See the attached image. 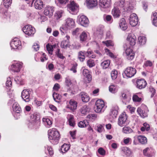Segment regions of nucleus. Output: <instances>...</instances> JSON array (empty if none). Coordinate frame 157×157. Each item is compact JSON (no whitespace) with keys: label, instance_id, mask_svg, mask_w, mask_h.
<instances>
[{"label":"nucleus","instance_id":"obj_57","mask_svg":"<svg viewBox=\"0 0 157 157\" xmlns=\"http://www.w3.org/2000/svg\"><path fill=\"white\" fill-rule=\"evenodd\" d=\"M45 148H47V150L48 151L49 154L50 155H52L53 154V151L52 148L48 146H45Z\"/></svg>","mask_w":157,"mask_h":157},{"label":"nucleus","instance_id":"obj_10","mask_svg":"<svg viewBox=\"0 0 157 157\" xmlns=\"http://www.w3.org/2000/svg\"><path fill=\"white\" fill-rule=\"evenodd\" d=\"M10 44L11 47L13 49L20 48L21 45V42L17 37L14 38L12 40Z\"/></svg>","mask_w":157,"mask_h":157},{"label":"nucleus","instance_id":"obj_33","mask_svg":"<svg viewBox=\"0 0 157 157\" xmlns=\"http://www.w3.org/2000/svg\"><path fill=\"white\" fill-rule=\"evenodd\" d=\"M90 109L87 105H85L82 106L80 109L81 113L83 114H86L90 111Z\"/></svg>","mask_w":157,"mask_h":157},{"label":"nucleus","instance_id":"obj_7","mask_svg":"<svg viewBox=\"0 0 157 157\" xmlns=\"http://www.w3.org/2000/svg\"><path fill=\"white\" fill-rule=\"evenodd\" d=\"M78 21L79 23L84 27H86L88 25L89 23L88 19L84 15L78 16Z\"/></svg>","mask_w":157,"mask_h":157},{"label":"nucleus","instance_id":"obj_17","mask_svg":"<svg viewBox=\"0 0 157 157\" xmlns=\"http://www.w3.org/2000/svg\"><path fill=\"white\" fill-rule=\"evenodd\" d=\"M136 87L139 89L144 88L147 84L146 81L144 79H138L136 82Z\"/></svg>","mask_w":157,"mask_h":157},{"label":"nucleus","instance_id":"obj_47","mask_svg":"<svg viewBox=\"0 0 157 157\" xmlns=\"http://www.w3.org/2000/svg\"><path fill=\"white\" fill-rule=\"evenodd\" d=\"M68 28L65 25H62L59 28V30L62 35H63L66 33L67 29Z\"/></svg>","mask_w":157,"mask_h":157},{"label":"nucleus","instance_id":"obj_20","mask_svg":"<svg viewBox=\"0 0 157 157\" xmlns=\"http://www.w3.org/2000/svg\"><path fill=\"white\" fill-rule=\"evenodd\" d=\"M111 0H100V6L103 8L108 7L110 6Z\"/></svg>","mask_w":157,"mask_h":157},{"label":"nucleus","instance_id":"obj_62","mask_svg":"<svg viewBox=\"0 0 157 157\" xmlns=\"http://www.w3.org/2000/svg\"><path fill=\"white\" fill-rule=\"evenodd\" d=\"M33 48L35 51H37L39 49V45L36 43H35L33 46Z\"/></svg>","mask_w":157,"mask_h":157},{"label":"nucleus","instance_id":"obj_12","mask_svg":"<svg viewBox=\"0 0 157 157\" xmlns=\"http://www.w3.org/2000/svg\"><path fill=\"white\" fill-rule=\"evenodd\" d=\"M79 38L81 42H86L89 39V33L87 32L83 31L80 35Z\"/></svg>","mask_w":157,"mask_h":157},{"label":"nucleus","instance_id":"obj_11","mask_svg":"<svg viewBox=\"0 0 157 157\" xmlns=\"http://www.w3.org/2000/svg\"><path fill=\"white\" fill-rule=\"evenodd\" d=\"M138 19L136 14L134 13L132 14L130 17L129 23L132 26H136L138 23Z\"/></svg>","mask_w":157,"mask_h":157},{"label":"nucleus","instance_id":"obj_50","mask_svg":"<svg viewBox=\"0 0 157 157\" xmlns=\"http://www.w3.org/2000/svg\"><path fill=\"white\" fill-rule=\"evenodd\" d=\"M111 77L113 79H115L116 78L117 76V72L116 70H113L112 71L111 73Z\"/></svg>","mask_w":157,"mask_h":157},{"label":"nucleus","instance_id":"obj_45","mask_svg":"<svg viewBox=\"0 0 157 157\" xmlns=\"http://www.w3.org/2000/svg\"><path fill=\"white\" fill-rule=\"evenodd\" d=\"M132 129L128 126L124 127L122 129V132L126 134H128L132 132Z\"/></svg>","mask_w":157,"mask_h":157},{"label":"nucleus","instance_id":"obj_13","mask_svg":"<svg viewBox=\"0 0 157 157\" xmlns=\"http://www.w3.org/2000/svg\"><path fill=\"white\" fill-rule=\"evenodd\" d=\"M136 37L133 34H129L127 37V41L130 45L133 46L136 43Z\"/></svg>","mask_w":157,"mask_h":157},{"label":"nucleus","instance_id":"obj_15","mask_svg":"<svg viewBox=\"0 0 157 157\" xmlns=\"http://www.w3.org/2000/svg\"><path fill=\"white\" fill-rule=\"evenodd\" d=\"M29 90H24L21 93V97L26 102L29 101Z\"/></svg>","mask_w":157,"mask_h":157},{"label":"nucleus","instance_id":"obj_49","mask_svg":"<svg viewBox=\"0 0 157 157\" xmlns=\"http://www.w3.org/2000/svg\"><path fill=\"white\" fill-rule=\"evenodd\" d=\"M12 0H3V4L6 8L9 7L11 3Z\"/></svg>","mask_w":157,"mask_h":157},{"label":"nucleus","instance_id":"obj_60","mask_svg":"<svg viewBox=\"0 0 157 157\" xmlns=\"http://www.w3.org/2000/svg\"><path fill=\"white\" fill-rule=\"evenodd\" d=\"M77 64H74L73 65L72 67L70 69V70L72 71L73 73H75L77 72Z\"/></svg>","mask_w":157,"mask_h":157},{"label":"nucleus","instance_id":"obj_55","mask_svg":"<svg viewBox=\"0 0 157 157\" xmlns=\"http://www.w3.org/2000/svg\"><path fill=\"white\" fill-rule=\"evenodd\" d=\"M132 99L134 101L140 102L141 101V98H139L137 95H135L133 96Z\"/></svg>","mask_w":157,"mask_h":157},{"label":"nucleus","instance_id":"obj_32","mask_svg":"<svg viewBox=\"0 0 157 157\" xmlns=\"http://www.w3.org/2000/svg\"><path fill=\"white\" fill-rule=\"evenodd\" d=\"M124 0H120L118 2H115L114 5V6L117 8H119L120 9L121 8H123L124 6Z\"/></svg>","mask_w":157,"mask_h":157},{"label":"nucleus","instance_id":"obj_8","mask_svg":"<svg viewBox=\"0 0 157 157\" xmlns=\"http://www.w3.org/2000/svg\"><path fill=\"white\" fill-rule=\"evenodd\" d=\"M124 74L128 78H131L134 76L136 73L135 68L130 67H127L124 71Z\"/></svg>","mask_w":157,"mask_h":157},{"label":"nucleus","instance_id":"obj_44","mask_svg":"<svg viewBox=\"0 0 157 157\" xmlns=\"http://www.w3.org/2000/svg\"><path fill=\"white\" fill-rule=\"evenodd\" d=\"M138 40L139 43L141 45L144 44L146 41V38L144 36H140L138 38Z\"/></svg>","mask_w":157,"mask_h":157},{"label":"nucleus","instance_id":"obj_31","mask_svg":"<svg viewBox=\"0 0 157 157\" xmlns=\"http://www.w3.org/2000/svg\"><path fill=\"white\" fill-rule=\"evenodd\" d=\"M78 58L80 61L82 62L85 60L86 53L85 51H81L78 52Z\"/></svg>","mask_w":157,"mask_h":157},{"label":"nucleus","instance_id":"obj_63","mask_svg":"<svg viewBox=\"0 0 157 157\" xmlns=\"http://www.w3.org/2000/svg\"><path fill=\"white\" fill-rule=\"evenodd\" d=\"M103 128V127L101 125H99L97 126L96 130L98 132L100 133L102 132Z\"/></svg>","mask_w":157,"mask_h":157},{"label":"nucleus","instance_id":"obj_25","mask_svg":"<svg viewBox=\"0 0 157 157\" xmlns=\"http://www.w3.org/2000/svg\"><path fill=\"white\" fill-rule=\"evenodd\" d=\"M80 95L81 96L82 101L85 102L88 101L90 100V98L86 93L82 92L80 93Z\"/></svg>","mask_w":157,"mask_h":157},{"label":"nucleus","instance_id":"obj_39","mask_svg":"<svg viewBox=\"0 0 157 157\" xmlns=\"http://www.w3.org/2000/svg\"><path fill=\"white\" fill-rule=\"evenodd\" d=\"M88 124L89 122L86 120H84L83 121H80L78 123V127L80 128L85 127Z\"/></svg>","mask_w":157,"mask_h":157},{"label":"nucleus","instance_id":"obj_21","mask_svg":"<svg viewBox=\"0 0 157 157\" xmlns=\"http://www.w3.org/2000/svg\"><path fill=\"white\" fill-rule=\"evenodd\" d=\"M75 23L74 21L72 18H68L66 20L65 25L68 29H70L74 27Z\"/></svg>","mask_w":157,"mask_h":157},{"label":"nucleus","instance_id":"obj_59","mask_svg":"<svg viewBox=\"0 0 157 157\" xmlns=\"http://www.w3.org/2000/svg\"><path fill=\"white\" fill-rule=\"evenodd\" d=\"M149 90L152 93L151 95V97L152 98L154 96L155 93V90L151 86L149 87Z\"/></svg>","mask_w":157,"mask_h":157},{"label":"nucleus","instance_id":"obj_30","mask_svg":"<svg viewBox=\"0 0 157 157\" xmlns=\"http://www.w3.org/2000/svg\"><path fill=\"white\" fill-rule=\"evenodd\" d=\"M13 107L14 111L17 113H20L21 111V107L17 102L14 103Z\"/></svg>","mask_w":157,"mask_h":157},{"label":"nucleus","instance_id":"obj_4","mask_svg":"<svg viewBox=\"0 0 157 157\" xmlns=\"http://www.w3.org/2000/svg\"><path fill=\"white\" fill-rule=\"evenodd\" d=\"M126 45H124V47L125 51V52H124L123 54L128 59L132 60L134 58V53L132 49L129 48H127L126 49Z\"/></svg>","mask_w":157,"mask_h":157},{"label":"nucleus","instance_id":"obj_54","mask_svg":"<svg viewBox=\"0 0 157 157\" xmlns=\"http://www.w3.org/2000/svg\"><path fill=\"white\" fill-rule=\"evenodd\" d=\"M149 150V147H147L145 149H144L143 151V154L144 156L150 157L151 155L149 153H147L148 151Z\"/></svg>","mask_w":157,"mask_h":157},{"label":"nucleus","instance_id":"obj_34","mask_svg":"<svg viewBox=\"0 0 157 157\" xmlns=\"http://www.w3.org/2000/svg\"><path fill=\"white\" fill-rule=\"evenodd\" d=\"M42 121L44 124L48 128L50 127L52 124V121L48 118H43Z\"/></svg>","mask_w":157,"mask_h":157},{"label":"nucleus","instance_id":"obj_14","mask_svg":"<svg viewBox=\"0 0 157 157\" xmlns=\"http://www.w3.org/2000/svg\"><path fill=\"white\" fill-rule=\"evenodd\" d=\"M22 64L21 62H17L13 64L11 67L10 69L14 72H19L22 67Z\"/></svg>","mask_w":157,"mask_h":157},{"label":"nucleus","instance_id":"obj_40","mask_svg":"<svg viewBox=\"0 0 157 157\" xmlns=\"http://www.w3.org/2000/svg\"><path fill=\"white\" fill-rule=\"evenodd\" d=\"M86 56L89 58H94L96 57L95 55L93 54V52L92 51L88 50L87 51H85Z\"/></svg>","mask_w":157,"mask_h":157},{"label":"nucleus","instance_id":"obj_53","mask_svg":"<svg viewBox=\"0 0 157 157\" xmlns=\"http://www.w3.org/2000/svg\"><path fill=\"white\" fill-rule=\"evenodd\" d=\"M60 52V50L58 49L56 53V54L59 58L63 59L65 58V57Z\"/></svg>","mask_w":157,"mask_h":157},{"label":"nucleus","instance_id":"obj_43","mask_svg":"<svg viewBox=\"0 0 157 157\" xmlns=\"http://www.w3.org/2000/svg\"><path fill=\"white\" fill-rule=\"evenodd\" d=\"M110 64V61L109 60H107L104 61L101 63V65L102 68L105 69L108 67Z\"/></svg>","mask_w":157,"mask_h":157},{"label":"nucleus","instance_id":"obj_3","mask_svg":"<svg viewBox=\"0 0 157 157\" xmlns=\"http://www.w3.org/2000/svg\"><path fill=\"white\" fill-rule=\"evenodd\" d=\"M95 111L96 112L100 113L103 112L104 111L105 104L102 100L101 99L97 100L95 103Z\"/></svg>","mask_w":157,"mask_h":157},{"label":"nucleus","instance_id":"obj_58","mask_svg":"<svg viewBox=\"0 0 157 157\" xmlns=\"http://www.w3.org/2000/svg\"><path fill=\"white\" fill-rule=\"evenodd\" d=\"M98 152L101 155H105V151L102 147H100L98 149Z\"/></svg>","mask_w":157,"mask_h":157},{"label":"nucleus","instance_id":"obj_52","mask_svg":"<svg viewBox=\"0 0 157 157\" xmlns=\"http://www.w3.org/2000/svg\"><path fill=\"white\" fill-rule=\"evenodd\" d=\"M102 43L105 44L107 47L113 46V43L111 40H108L102 41Z\"/></svg>","mask_w":157,"mask_h":157},{"label":"nucleus","instance_id":"obj_23","mask_svg":"<svg viewBox=\"0 0 157 157\" xmlns=\"http://www.w3.org/2000/svg\"><path fill=\"white\" fill-rule=\"evenodd\" d=\"M119 26L120 28L123 30H126L127 29V25L125 19L124 18H122L120 20Z\"/></svg>","mask_w":157,"mask_h":157},{"label":"nucleus","instance_id":"obj_36","mask_svg":"<svg viewBox=\"0 0 157 157\" xmlns=\"http://www.w3.org/2000/svg\"><path fill=\"white\" fill-rule=\"evenodd\" d=\"M70 147V146L68 144H64L61 147V151L63 153H65L69 150Z\"/></svg>","mask_w":157,"mask_h":157},{"label":"nucleus","instance_id":"obj_56","mask_svg":"<svg viewBox=\"0 0 157 157\" xmlns=\"http://www.w3.org/2000/svg\"><path fill=\"white\" fill-rule=\"evenodd\" d=\"M12 82L11 81V79L10 78H7V81L6 82V86L7 87H10L12 86Z\"/></svg>","mask_w":157,"mask_h":157},{"label":"nucleus","instance_id":"obj_48","mask_svg":"<svg viewBox=\"0 0 157 157\" xmlns=\"http://www.w3.org/2000/svg\"><path fill=\"white\" fill-rule=\"evenodd\" d=\"M87 65L90 67L91 68L95 65V63L94 60L91 59L88 60L87 61Z\"/></svg>","mask_w":157,"mask_h":157},{"label":"nucleus","instance_id":"obj_5","mask_svg":"<svg viewBox=\"0 0 157 157\" xmlns=\"http://www.w3.org/2000/svg\"><path fill=\"white\" fill-rule=\"evenodd\" d=\"M30 118V123L34 128H38L40 124L38 115L36 113H34L31 115Z\"/></svg>","mask_w":157,"mask_h":157},{"label":"nucleus","instance_id":"obj_51","mask_svg":"<svg viewBox=\"0 0 157 157\" xmlns=\"http://www.w3.org/2000/svg\"><path fill=\"white\" fill-rule=\"evenodd\" d=\"M63 12V11L62 10H60L57 12L56 13V14L55 15V17L56 19H58L61 17L62 16Z\"/></svg>","mask_w":157,"mask_h":157},{"label":"nucleus","instance_id":"obj_38","mask_svg":"<svg viewBox=\"0 0 157 157\" xmlns=\"http://www.w3.org/2000/svg\"><path fill=\"white\" fill-rule=\"evenodd\" d=\"M139 141L142 144H145L147 142V138L142 136H139L138 137Z\"/></svg>","mask_w":157,"mask_h":157},{"label":"nucleus","instance_id":"obj_19","mask_svg":"<svg viewBox=\"0 0 157 157\" xmlns=\"http://www.w3.org/2000/svg\"><path fill=\"white\" fill-rule=\"evenodd\" d=\"M98 4L96 0H86V5L87 7L90 8L95 7Z\"/></svg>","mask_w":157,"mask_h":157},{"label":"nucleus","instance_id":"obj_35","mask_svg":"<svg viewBox=\"0 0 157 157\" xmlns=\"http://www.w3.org/2000/svg\"><path fill=\"white\" fill-rule=\"evenodd\" d=\"M118 87L116 85H111L109 87V91L113 93H116L118 90Z\"/></svg>","mask_w":157,"mask_h":157},{"label":"nucleus","instance_id":"obj_42","mask_svg":"<svg viewBox=\"0 0 157 157\" xmlns=\"http://www.w3.org/2000/svg\"><path fill=\"white\" fill-rule=\"evenodd\" d=\"M124 153L127 156H130L132 155V152L130 149L128 147H124L123 149Z\"/></svg>","mask_w":157,"mask_h":157},{"label":"nucleus","instance_id":"obj_27","mask_svg":"<svg viewBox=\"0 0 157 157\" xmlns=\"http://www.w3.org/2000/svg\"><path fill=\"white\" fill-rule=\"evenodd\" d=\"M53 97L56 102L59 103L62 101V96L59 94L54 92L53 94Z\"/></svg>","mask_w":157,"mask_h":157},{"label":"nucleus","instance_id":"obj_26","mask_svg":"<svg viewBox=\"0 0 157 157\" xmlns=\"http://www.w3.org/2000/svg\"><path fill=\"white\" fill-rule=\"evenodd\" d=\"M43 2L41 0H36L34 3V6L36 9L40 10L43 7Z\"/></svg>","mask_w":157,"mask_h":157},{"label":"nucleus","instance_id":"obj_28","mask_svg":"<svg viewBox=\"0 0 157 157\" xmlns=\"http://www.w3.org/2000/svg\"><path fill=\"white\" fill-rule=\"evenodd\" d=\"M83 75L86 77L89 82L91 80V76L89 71L87 69H85L83 71Z\"/></svg>","mask_w":157,"mask_h":157},{"label":"nucleus","instance_id":"obj_29","mask_svg":"<svg viewBox=\"0 0 157 157\" xmlns=\"http://www.w3.org/2000/svg\"><path fill=\"white\" fill-rule=\"evenodd\" d=\"M137 112L143 118H144L147 116V113L144 111L140 108H138L137 109Z\"/></svg>","mask_w":157,"mask_h":157},{"label":"nucleus","instance_id":"obj_2","mask_svg":"<svg viewBox=\"0 0 157 157\" xmlns=\"http://www.w3.org/2000/svg\"><path fill=\"white\" fill-rule=\"evenodd\" d=\"M67 9L70 13L75 14L78 12L79 9V6L74 1H72L68 5Z\"/></svg>","mask_w":157,"mask_h":157},{"label":"nucleus","instance_id":"obj_37","mask_svg":"<svg viewBox=\"0 0 157 157\" xmlns=\"http://www.w3.org/2000/svg\"><path fill=\"white\" fill-rule=\"evenodd\" d=\"M69 42L68 40L63 41L61 43V47L62 48H67L69 47Z\"/></svg>","mask_w":157,"mask_h":157},{"label":"nucleus","instance_id":"obj_41","mask_svg":"<svg viewBox=\"0 0 157 157\" xmlns=\"http://www.w3.org/2000/svg\"><path fill=\"white\" fill-rule=\"evenodd\" d=\"M68 121L69 125L71 126L74 127L75 125L74 117L73 115H70L68 116Z\"/></svg>","mask_w":157,"mask_h":157},{"label":"nucleus","instance_id":"obj_24","mask_svg":"<svg viewBox=\"0 0 157 157\" xmlns=\"http://www.w3.org/2000/svg\"><path fill=\"white\" fill-rule=\"evenodd\" d=\"M112 13L114 18L119 17L121 13L120 8L114 6L112 10Z\"/></svg>","mask_w":157,"mask_h":157},{"label":"nucleus","instance_id":"obj_46","mask_svg":"<svg viewBox=\"0 0 157 157\" xmlns=\"http://www.w3.org/2000/svg\"><path fill=\"white\" fill-rule=\"evenodd\" d=\"M46 47L47 50L48 51V53L51 55H52V52L53 50V47L52 45H50L49 44H47Z\"/></svg>","mask_w":157,"mask_h":157},{"label":"nucleus","instance_id":"obj_6","mask_svg":"<svg viewBox=\"0 0 157 157\" xmlns=\"http://www.w3.org/2000/svg\"><path fill=\"white\" fill-rule=\"evenodd\" d=\"M23 31L25 34L29 36L33 35L35 32V28L30 25L25 26L23 28Z\"/></svg>","mask_w":157,"mask_h":157},{"label":"nucleus","instance_id":"obj_1","mask_svg":"<svg viewBox=\"0 0 157 157\" xmlns=\"http://www.w3.org/2000/svg\"><path fill=\"white\" fill-rule=\"evenodd\" d=\"M48 138L51 143L56 144L60 138L59 132L56 129L53 128L48 131Z\"/></svg>","mask_w":157,"mask_h":157},{"label":"nucleus","instance_id":"obj_16","mask_svg":"<svg viewBox=\"0 0 157 157\" xmlns=\"http://www.w3.org/2000/svg\"><path fill=\"white\" fill-rule=\"evenodd\" d=\"M54 11V8L52 6H47L45 8L44 14L50 17L52 16Z\"/></svg>","mask_w":157,"mask_h":157},{"label":"nucleus","instance_id":"obj_61","mask_svg":"<svg viewBox=\"0 0 157 157\" xmlns=\"http://www.w3.org/2000/svg\"><path fill=\"white\" fill-rule=\"evenodd\" d=\"M112 16L111 15H107L106 16L105 20L111 23L112 22Z\"/></svg>","mask_w":157,"mask_h":157},{"label":"nucleus","instance_id":"obj_22","mask_svg":"<svg viewBox=\"0 0 157 157\" xmlns=\"http://www.w3.org/2000/svg\"><path fill=\"white\" fill-rule=\"evenodd\" d=\"M77 102L75 101L71 100L69 101V105L67 106V108L73 110L76 109L77 107Z\"/></svg>","mask_w":157,"mask_h":157},{"label":"nucleus","instance_id":"obj_64","mask_svg":"<svg viewBox=\"0 0 157 157\" xmlns=\"http://www.w3.org/2000/svg\"><path fill=\"white\" fill-rule=\"evenodd\" d=\"M131 141V139L130 138H124L123 140V142L125 144H129L130 141Z\"/></svg>","mask_w":157,"mask_h":157},{"label":"nucleus","instance_id":"obj_18","mask_svg":"<svg viewBox=\"0 0 157 157\" xmlns=\"http://www.w3.org/2000/svg\"><path fill=\"white\" fill-rule=\"evenodd\" d=\"M119 107L117 105L113 106L111 109L110 114L113 118H115L117 117L118 114Z\"/></svg>","mask_w":157,"mask_h":157},{"label":"nucleus","instance_id":"obj_9","mask_svg":"<svg viewBox=\"0 0 157 157\" xmlns=\"http://www.w3.org/2000/svg\"><path fill=\"white\" fill-rule=\"evenodd\" d=\"M127 117L126 114L123 113L120 115L118 118V124L121 127H122L124 124H126Z\"/></svg>","mask_w":157,"mask_h":157}]
</instances>
